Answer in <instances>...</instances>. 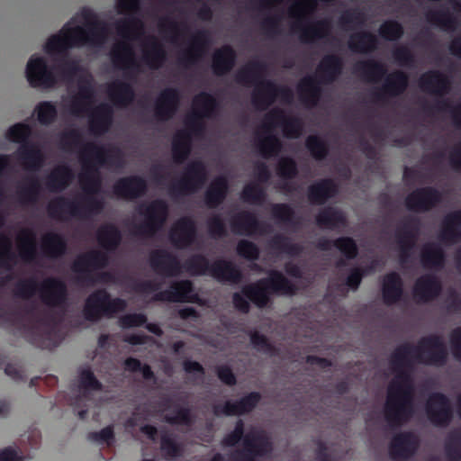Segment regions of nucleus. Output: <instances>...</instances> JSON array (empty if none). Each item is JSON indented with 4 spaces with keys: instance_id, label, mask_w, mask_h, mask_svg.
Masks as SVG:
<instances>
[{
    "instance_id": "60",
    "label": "nucleus",
    "mask_w": 461,
    "mask_h": 461,
    "mask_svg": "<svg viewBox=\"0 0 461 461\" xmlns=\"http://www.w3.org/2000/svg\"><path fill=\"white\" fill-rule=\"evenodd\" d=\"M269 249L278 253H284L288 256L295 257L303 253V247L298 243H294L291 240L283 235H275L268 242Z\"/></svg>"
},
{
    "instance_id": "5",
    "label": "nucleus",
    "mask_w": 461,
    "mask_h": 461,
    "mask_svg": "<svg viewBox=\"0 0 461 461\" xmlns=\"http://www.w3.org/2000/svg\"><path fill=\"white\" fill-rule=\"evenodd\" d=\"M80 159L84 172L80 176V183L85 195L95 194L101 191V178L96 165L122 166V152L115 146L106 149L95 142L84 144L80 149Z\"/></svg>"
},
{
    "instance_id": "32",
    "label": "nucleus",
    "mask_w": 461,
    "mask_h": 461,
    "mask_svg": "<svg viewBox=\"0 0 461 461\" xmlns=\"http://www.w3.org/2000/svg\"><path fill=\"white\" fill-rule=\"evenodd\" d=\"M418 86L425 93L442 97L449 93L451 80L441 71L431 69L420 77Z\"/></svg>"
},
{
    "instance_id": "22",
    "label": "nucleus",
    "mask_w": 461,
    "mask_h": 461,
    "mask_svg": "<svg viewBox=\"0 0 461 461\" xmlns=\"http://www.w3.org/2000/svg\"><path fill=\"white\" fill-rule=\"evenodd\" d=\"M442 200L441 193L433 186L418 187L405 198V206L411 212H427Z\"/></svg>"
},
{
    "instance_id": "3",
    "label": "nucleus",
    "mask_w": 461,
    "mask_h": 461,
    "mask_svg": "<svg viewBox=\"0 0 461 461\" xmlns=\"http://www.w3.org/2000/svg\"><path fill=\"white\" fill-rule=\"evenodd\" d=\"M267 70L266 62L254 59L238 70L235 81L242 86H255L251 95L253 106L259 111L267 110L278 96L285 103H291L294 97L292 90L284 86H278L264 76Z\"/></svg>"
},
{
    "instance_id": "25",
    "label": "nucleus",
    "mask_w": 461,
    "mask_h": 461,
    "mask_svg": "<svg viewBox=\"0 0 461 461\" xmlns=\"http://www.w3.org/2000/svg\"><path fill=\"white\" fill-rule=\"evenodd\" d=\"M230 225L233 233L249 237L265 234L269 228L265 221H259L255 213L249 211H241L233 215Z\"/></svg>"
},
{
    "instance_id": "47",
    "label": "nucleus",
    "mask_w": 461,
    "mask_h": 461,
    "mask_svg": "<svg viewBox=\"0 0 461 461\" xmlns=\"http://www.w3.org/2000/svg\"><path fill=\"white\" fill-rule=\"evenodd\" d=\"M113 111L111 106L102 104L96 107L89 120V131L95 136L106 133L112 126Z\"/></svg>"
},
{
    "instance_id": "63",
    "label": "nucleus",
    "mask_w": 461,
    "mask_h": 461,
    "mask_svg": "<svg viewBox=\"0 0 461 461\" xmlns=\"http://www.w3.org/2000/svg\"><path fill=\"white\" fill-rule=\"evenodd\" d=\"M267 197L265 189L258 184H247L241 192V198L244 202L252 204H262Z\"/></svg>"
},
{
    "instance_id": "9",
    "label": "nucleus",
    "mask_w": 461,
    "mask_h": 461,
    "mask_svg": "<svg viewBox=\"0 0 461 461\" xmlns=\"http://www.w3.org/2000/svg\"><path fill=\"white\" fill-rule=\"evenodd\" d=\"M108 34L107 25L95 20L88 24L87 29L80 26L65 27L60 33L50 36L45 43L44 50L48 54L63 53L73 46H82L86 43L101 46L106 41Z\"/></svg>"
},
{
    "instance_id": "4",
    "label": "nucleus",
    "mask_w": 461,
    "mask_h": 461,
    "mask_svg": "<svg viewBox=\"0 0 461 461\" xmlns=\"http://www.w3.org/2000/svg\"><path fill=\"white\" fill-rule=\"evenodd\" d=\"M240 441L243 447L234 451L230 461H258L270 456L274 451V442L266 430L253 427L245 433L244 421L239 419L234 429L222 438L221 445L232 447Z\"/></svg>"
},
{
    "instance_id": "35",
    "label": "nucleus",
    "mask_w": 461,
    "mask_h": 461,
    "mask_svg": "<svg viewBox=\"0 0 461 461\" xmlns=\"http://www.w3.org/2000/svg\"><path fill=\"white\" fill-rule=\"evenodd\" d=\"M149 264L157 273L166 276H176L182 268L177 257L166 249L153 250L149 255Z\"/></svg>"
},
{
    "instance_id": "41",
    "label": "nucleus",
    "mask_w": 461,
    "mask_h": 461,
    "mask_svg": "<svg viewBox=\"0 0 461 461\" xmlns=\"http://www.w3.org/2000/svg\"><path fill=\"white\" fill-rule=\"evenodd\" d=\"M167 60L164 46L155 37H149L142 52V61L150 69L161 68Z\"/></svg>"
},
{
    "instance_id": "46",
    "label": "nucleus",
    "mask_w": 461,
    "mask_h": 461,
    "mask_svg": "<svg viewBox=\"0 0 461 461\" xmlns=\"http://www.w3.org/2000/svg\"><path fill=\"white\" fill-rule=\"evenodd\" d=\"M68 250L66 238L58 232L50 231L41 239V251L46 258L57 259L63 257Z\"/></svg>"
},
{
    "instance_id": "57",
    "label": "nucleus",
    "mask_w": 461,
    "mask_h": 461,
    "mask_svg": "<svg viewBox=\"0 0 461 461\" xmlns=\"http://www.w3.org/2000/svg\"><path fill=\"white\" fill-rule=\"evenodd\" d=\"M19 255L24 261H32L37 254L36 235L32 229H23L17 236Z\"/></svg>"
},
{
    "instance_id": "38",
    "label": "nucleus",
    "mask_w": 461,
    "mask_h": 461,
    "mask_svg": "<svg viewBox=\"0 0 461 461\" xmlns=\"http://www.w3.org/2000/svg\"><path fill=\"white\" fill-rule=\"evenodd\" d=\"M438 239L448 245L461 241V210L450 212L444 216Z\"/></svg>"
},
{
    "instance_id": "45",
    "label": "nucleus",
    "mask_w": 461,
    "mask_h": 461,
    "mask_svg": "<svg viewBox=\"0 0 461 461\" xmlns=\"http://www.w3.org/2000/svg\"><path fill=\"white\" fill-rule=\"evenodd\" d=\"M382 295L386 305L398 303L403 295V282L396 272L386 274L383 278Z\"/></svg>"
},
{
    "instance_id": "42",
    "label": "nucleus",
    "mask_w": 461,
    "mask_h": 461,
    "mask_svg": "<svg viewBox=\"0 0 461 461\" xmlns=\"http://www.w3.org/2000/svg\"><path fill=\"white\" fill-rule=\"evenodd\" d=\"M332 247L336 248L348 260L355 259L358 255L357 244L351 237H339L334 240L321 238L316 244V248L321 251H329Z\"/></svg>"
},
{
    "instance_id": "18",
    "label": "nucleus",
    "mask_w": 461,
    "mask_h": 461,
    "mask_svg": "<svg viewBox=\"0 0 461 461\" xmlns=\"http://www.w3.org/2000/svg\"><path fill=\"white\" fill-rule=\"evenodd\" d=\"M207 176L205 164L200 159L193 160L186 165L180 179L169 185L168 193L173 197L194 193L205 184Z\"/></svg>"
},
{
    "instance_id": "2",
    "label": "nucleus",
    "mask_w": 461,
    "mask_h": 461,
    "mask_svg": "<svg viewBox=\"0 0 461 461\" xmlns=\"http://www.w3.org/2000/svg\"><path fill=\"white\" fill-rule=\"evenodd\" d=\"M297 290V286L280 271L271 270L267 277L244 285L241 293H234L232 303L239 312L248 314L250 311L249 302L262 309L270 303L272 295L293 296L296 294Z\"/></svg>"
},
{
    "instance_id": "20",
    "label": "nucleus",
    "mask_w": 461,
    "mask_h": 461,
    "mask_svg": "<svg viewBox=\"0 0 461 461\" xmlns=\"http://www.w3.org/2000/svg\"><path fill=\"white\" fill-rule=\"evenodd\" d=\"M425 411L429 420L437 427H447L453 419V408L449 398L443 393L429 394Z\"/></svg>"
},
{
    "instance_id": "23",
    "label": "nucleus",
    "mask_w": 461,
    "mask_h": 461,
    "mask_svg": "<svg viewBox=\"0 0 461 461\" xmlns=\"http://www.w3.org/2000/svg\"><path fill=\"white\" fill-rule=\"evenodd\" d=\"M197 237L194 220L189 216L178 219L169 231V241L176 248L183 249L193 245Z\"/></svg>"
},
{
    "instance_id": "36",
    "label": "nucleus",
    "mask_w": 461,
    "mask_h": 461,
    "mask_svg": "<svg viewBox=\"0 0 461 461\" xmlns=\"http://www.w3.org/2000/svg\"><path fill=\"white\" fill-rule=\"evenodd\" d=\"M441 292V281L433 274H425L418 277L414 283L413 295L419 302L433 301Z\"/></svg>"
},
{
    "instance_id": "8",
    "label": "nucleus",
    "mask_w": 461,
    "mask_h": 461,
    "mask_svg": "<svg viewBox=\"0 0 461 461\" xmlns=\"http://www.w3.org/2000/svg\"><path fill=\"white\" fill-rule=\"evenodd\" d=\"M344 62L336 54H327L319 62L316 76L304 77L297 85L301 102L306 106H315L321 99L322 89L321 84H332L342 74Z\"/></svg>"
},
{
    "instance_id": "10",
    "label": "nucleus",
    "mask_w": 461,
    "mask_h": 461,
    "mask_svg": "<svg viewBox=\"0 0 461 461\" xmlns=\"http://www.w3.org/2000/svg\"><path fill=\"white\" fill-rule=\"evenodd\" d=\"M277 125L282 127L284 136L287 139L299 138L304 127L300 117H288L282 109L276 108L267 113L263 124V129L267 132V136L258 142L259 152L266 158L277 155L282 149L281 140L272 132Z\"/></svg>"
},
{
    "instance_id": "61",
    "label": "nucleus",
    "mask_w": 461,
    "mask_h": 461,
    "mask_svg": "<svg viewBox=\"0 0 461 461\" xmlns=\"http://www.w3.org/2000/svg\"><path fill=\"white\" fill-rule=\"evenodd\" d=\"M305 147L312 157L318 161L323 160L329 154L328 143L318 135H310L305 140Z\"/></svg>"
},
{
    "instance_id": "11",
    "label": "nucleus",
    "mask_w": 461,
    "mask_h": 461,
    "mask_svg": "<svg viewBox=\"0 0 461 461\" xmlns=\"http://www.w3.org/2000/svg\"><path fill=\"white\" fill-rule=\"evenodd\" d=\"M104 207V201L92 195H83L80 200L59 195L50 201L47 212L51 219L59 221L86 220L101 213Z\"/></svg>"
},
{
    "instance_id": "44",
    "label": "nucleus",
    "mask_w": 461,
    "mask_h": 461,
    "mask_svg": "<svg viewBox=\"0 0 461 461\" xmlns=\"http://www.w3.org/2000/svg\"><path fill=\"white\" fill-rule=\"evenodd\" d=\"M379 40L375 34L368 31L352 33L348 41V49L354 53L369 54L378 49Z\"/></svg>"
},
{
    "instance_id": "12",
    "label": "nucleus",
    "mask_w": 461,
    "mask_h": 461,
    "mask_svg": "<svg viewBox=\"0 0 461 461\" xmlns=\"http://www.w3.org/2000/svg\"><path fill=\"white\" fill-rule=\"evenodd\" d=\"M108 263L107 253L101 250H90L80 254L71 265V271L75 274L74 283L79 286H92L96 283H113L115 276L109 271L94 274V270L104 268Z\"/></svg>"
},
{
    "instance_id": "48",
    "label": "nucleus",
    "mask_w": 461,
    "mask_h": 461,
    "mask_svg": "<svg viewBox=\"0 0 461 461\" xmlns=\"http://www.w3.org/2000/svg\"><path fill=\"white\" fill-rule=\"evenodd\" d=\"M229 182L224 176L215 177L204 193V203L210 209L218 208L226 199Z\"/></svg>"
},
{
    "instance_id": "62",
    "label": "nucleus",
    "mask_w": 461,
    "mask_h": 461,
    "mask_svg": "<svg viewBox=\"0 0 461 461\" xmlns=\"http://www.w3.org/2000/svg\"><path fill=\"white\" fill-rule=\"evenodd\" d=\"M37 120L42 125H50L55 122L58 116L56 105L50 101L40 102L36 107Z\"/></svg>"
},
{
    "instance_id": "51",
    "label": "nucleus",
    "mask_w": 461,
    "mask_h": 461,
    "mask_svg": "<svg viewBox=\"0 0 461 461\" xmlns=\"http://www.w3.org/2000/svg\"><path fill=\"white\" fill-rule=\"evenodd\" d=\"M353 71L368 82H377L387 73L385 66L373 59L360 60L354 66Z\"/></svg>"
},
{
    "instance_id": "55",
    "label": "nucleus",
    "mask_w": 461,
    "mask_h": 461,
    "mask_svg": "<svg viewBox=\"0 0 461 461\" xmlns=\"http://www.w3.org/2000/svg\"><path fill=\"white\" fill-rule=\"evenodd\" d=\"M94 86L90 77H81L78 80V94L72 101L71 113L79 114L85 111L86 104L94 97Z\"/></svg>"
},
{
    "instance_id": "7",
    "label": "nucleus",
    "mask_w": 461,
    "mask_h": 461,
    "mask_svg": "<svg viewBox=\"0 0 461 461\" xmlns=\"http://www.w3.org/2000/svg\"><path fill=\"white\" fill-rule=\"evenodd\" d=\"M116 32L122 41L115 43L110 52L111 61L115 68L124 71L126 79H133L139 72V64L135 60L134 50L129 42L143 31V23L137 17L120 19L114 23Z\"/></svg>"
},
{
    "instance_id": "49",
    "label": "nucleus",
    "mask_w": 461,
    "mask_h": 461,
    "mask_svg": "<svg viewBox=\"0 0 461 461\" xmlns=\"http://www.w3.org/2000/svg\"><path fill=\"white\" fill-rule=\"evenodd\" d=\"M122 240V232L113 223H104L96 231V240L99 246L108 252L115 251Z\"/></svg>"
},
{
    "instance_id": "13",
    "label": "nucleus",
    "mask_w": 461,
    "mask_h": 461,
    "mask_svg": "<svg viewBox=\"0 0 461 461\" xmlns=\"http://www.w3.org/2000/svg\"><path fill=\"white\" fill-rule=\"evenodd\" d=\"M183 267L191 276H203L209 273L220 283L238 285L244 277L241 269L232 261L221 258L210 264L209 259L202 254L192 255L185 261Z\"/></svg>"
},
{
    "instance_id": "19",
    "label": "nucleus",
    "mask_w": 461,
    "mask_h": 461,
    "mask_svg": "<svg viewBox=\"0 0 461 461\" xmlns=\"http://www.w3.org/2000/svg\"><path fill=\"white\" fill-rule=\"evenodd\" d=\"M194 112L185 119V125L194 135H201L205 130L204 118H212L218 110L217 99L207 92H201L193 99Z\"/></svg>"
},
{
    "instance_id": "24",
    "label": "nucleus",
    "mask_w": 461,
    "mask_h": 461,
    "mask_svg": "<svg viewBox=\"0 0 461 461\" xmlns=\"http://www.w3.org/2000/svg\"><path fill=\"white\" fill-rule=\"evenodd\" d=\"M41 302L50 307H62L68 301V286L58 277H47L41 283L40 289Z\"/></svg>"
},
{
    "instance_id": "14",
    "label": "nucleus",
    "mask_w": 461,
    "mask_h": 461,
    "mask_svg": "<svg viewBox=\"0 0 461 461\" xmlns=\"http://www.w3.org/2000/svg\"><path fill=\"white\" fill-rule=\"evenodd\" d=\"M32 134V128L30 124L17 122L7 130L5 137L12 142L21 144L16 156L23 167L30 171H37L43 166L45 156L41 147L30 140Z\"/></svg>"
},
{
    "instance_id": "34",
    "label": "nucleus",
    "mask_w": 461,
    "mask_h": 461,
    "mask_svg": "<svg viewBox=\"0 0 461 461\" xmlns=\"http://www.w3.org/2000/svg\"><path fill=\"white\" fill-rule=\"evenodd\" d=\"M209 37L206 31H198L192 37L190 46L178 58V63L185 68L196 66L202 59Z\"/></svg>"
},
{
    "instance_id": "39",
    "label": "nucleus",
    "mask_w": 461,
    "mask_h": 461,
    "mask_svg": "<svg viewBox=\"0 0 461 461\" xmlns=\"http://www.w3.org/2000/svg\"><path fill=\"white\" fill-rule=\"evenodd\" d=\"M237 62V53L232 46L223 45L214 50L212 56L213 74L222 77L230 73Z\"/></svg>"
},
{
    "instance_id": "31",
    "label": "nucleus",
    "mask_w": 461,
    "mask_h": 461,
    "mask_svg": "<svg viewBox=\"0 0 461 461\" xmlns=\"http://www.w3.org/2000/svg\"><path fill=\"white\" fill-rule=\"evenodd\" d=\"M419 229L420 220L417 217L409 216L397 230L396 238L400 247V260L402 263L407 262L410 251L414 247Z\"/></svg>"
},
{
    "instance_id": "40",
    "label": "nucleus",
    "mask_w": 461,
    "mask_h": 461,
    "mask_svg": "<svg viewBox=\"0 0 461 461\" xmlns=\"http://www.w3.org/2000/svg\"><path fill=\"white\" fill-rule=\"evenodd\" d=\"M107 95L113 104L120 108H126L131 105L136 97L133 86L123 80H116L109 84Z\"/></svg>"
},
{
    "instance_id": "53",
    "label": "nucleus",
    "mask_w": 461,
    "mask_h": 461,
    "mask_svg": "<svg viewBox=\"0 0 461 461\" xmlns=\"http://www.w3.org/2000/svg\"><path fill=\"white\" fill-rule=\"evenodd\" d=\"M427 21L443 31H455L458 25V19L450 10L441 6L438 10H431L426 14Z\"/></svg>"
},
{
    "instance_id": "6",
    "label": "nucleus",
    "mask_w": 461,
    "mask_h": 461,
    "mask_svg": "<svg viewBox=\"0 0 461 461\" xmlns=\"http://www.w3.org/2000/svg\"><path fill=\"white\" fill-rule=\"evenodd\" d=\"M0 321L14 328L18 334L37 348L53 349L60 342L59 331L50 316L39 318L35 323H28L18 312L5 311L0 312Z\"/></svg>"
},
{
    "instance_id": "59",
    "label": "nucleus",
    "mask_w": 461,
    "mask_h": 461,
    "mask_svg": "<svg viewBox=\"0 0 461 461\" xmlns=\"http://www.w3.org/2000/svg\"><path fill=\"white\" fill-rule=\"evenodd\" d=\"M159 448L162 456L167 460H176L184 456V445L176 439L169 432H164L160 436Z\"/></svg>"
},
{
    "instance_id": "37",
    "label": "nucleus",
    "mask_w": 461,
    "mask_h": 461,
    "mask_svg": "<svg viewBox=\"0 0 461 461\" xmlns=\"http://www.w3.org/2000/svg\"><path fill=\"white\" fill-rule=\"evenodd\" d=\"M338 192V185L332 178H322L308 186L307 199L312 205H323Z\"/></svg>"
},
{
    "instance_id": "26",
    "label": "nucleus",
    "mask_w": 461,
    "mask_h": 461,
    "mask_svg": "<svg viewBox=\"0 0 461 461\" xmlns=\"http://www.w3.org/2000/svg\"><path fill=\"white\" fill-rule=\"evenodd\" d=\"M261 398L260 393L251 392L235 402L227 401L222 405H214L212 411L217 417L221 415L235 416L247 414L251 412L258 406Z\"/></svg>"
},
{
    "instance_id": "29",
    "label": "nucleus",
    "mask_w": 461,
    "mask_h": 461,
    "mask_svg": "<svg viewBox=\"0 0 461 461\" xmlns=\"http://www.w3.org/2000/svg\"><path fill=\"white\" fill-rule=\"evenodd\" d=\"M147 191V181L137 175L121 177L113 185V194L124 200L138 199L143 196Z\"/></svg>"
},
{
    "instance_id": "30",
    "label": "nucleus",
    "mask_w": 461,
    "mask_h": 461,
    "mask_svg": "<svg viewBox=\"0 0 461 461\" xmlns=\"http://www.w3.org/2000/svg\"><path fill=\"white\" fill-rule=\"evenodd\" d=\"M194 291L192 281L180 280L174 282L169 289L157 293L152 300L154 302L193 303L197 298L196 294H194Z\"/></svg>"
},
{
    "instance_id": "27",
    "label": "nucleus",
    "mask_w": 461,
    "mask_h": 461,
    "mask_svg": "<svg viewBox=\"0 0 461 461\" xmlns=\"http://www.w3.org/2000/svg\"><path fill=\"white\" fill-rule=\"evenodd\" d=\"M181 101L180 91L176 87L163 89L155 103L154 115L159 122H167L176 113Z\"/></svg>"
},
{
    "instance_id": "50",
    "label": "nucleus",
    "mask_w": 461,
    "mask_h": 461,
    "mask_svg": "<svg viewBox=\"0 0 461 461\" xmlns=\"http://www.w3.org/2000/svg\"><path fill=\"white\" fill-rule=\"evenodd\" d=\"M420 262L425 268L441 270L446 263V253L439 244L429 242L420 250Z\"/></svg>"
},
{
    "instance_id": "52",
    "label": "nucleus",
    "mask_w": 461,
    "mask_h": 461,
    "mask_svg": "<svg viewBox=\"0 0 461 461\" xmlns=\"http://www.w3.org/2000/svg\"><path fill=\"white\" fill-rule=\"evenodd\" d=\"M315 221L319 227L329 230H336L348 224L345 213L333 206L321 209L315 217Z\"/></svg>"
},
{
    "instance_id": "56",
    "label": "nucleus",
    "mask_w": 461,
    "mask_h": 461,
    "mask_svg": "<svg viewBox=\"0 0 461 461\" xmlns=\"http://www.w3.org/2000/svg\"><path fill=\"white\" fill-rule=\"evenodd\" d=\"M41 187L37 176H30L25 178L24 185L18 187L16 194L23 204H33L38 202Z\"/></svg>"
},
{
    "instance_id": "43",
    "label": "nucleus",
    "mask_w": 461,
    "mask_h": 461,
    "mask_svg": "<svg viewBox=\"0 0 461 461\" xmlns=\"http://www.w3.org/2000/svg\"><path fill=\"white\" fill-rule=\"evenodd\" d=\"M75 178L72 168L66 165H59L46 177L45 185L51 193H60L71 184Z\"/></svg>"
},
{
    "instance_id": "21",
    "label": "nucleus",
    "mask_w": 461,
    "mask_h": 461,
    "mask_svg": "<svg viewBox=\"0 0 461 461\" xmlns=\"http://www.w3.org/2000/svg\"><path fill=\"white\" fill-rule=\"evenodd\" d=\"M26 77L32 87L51 88L58 82L53 68L41 56H32L26 67Z\"/></svg>"
},
{
    "instance_id": "64",
    "label": "nucleus",
    "mask_w": 461,
    "mask_h": 461,
    "mask_svg": "<svg viewBox=\"0 0 461 461\" xmlns=\"http://www.w3.org/2000/svg\"><path fill=\"white\" fill-rule=\"evenodd\" d=\"M379 35L390 41H397L403 35L402 25L395 20H388L384 22L378 30Z\"/></svg>"
},
{
    "instance_id": "54",
    "label": "nucleus",
    "mask_w": 461,
    "mask_h": 461,
    "mask_svg": "<svg viewBox=\"0 0 461 461\" xmlns=\"http://www.w3.org/2000/svg\"><path fill=\"white\" fill-rule=\"evenodd\" d=\"M298 166L296 161L291 157H283L276 165V174L285 181L280 186L284 192L290 193L294 190V185L290 180L298 176Z\"/></svg>"
},
{
    "instance_id": "58",
    "label": "nucleus",
    "mask_w": 461,
    "mask_h": 461,
    "mask_svg": "<svg viewBox=\"0 0 461 461\" xmlns=\"http://www.w3.org/2000/svg\"><path fill=\"white\" fill-rule=\"evenodd\" d=\"M191 133L192 131L178 132L172 142V155L174 162L176 164L184 163L191 152Z\"/></svg>"
},
{
    "instance_id": "1",
    "label": "nucleus",
    "mask_w": 461,
    "mask_h": 461,
    "mask_svg": "<svg viewBox=\"0 0 461 461\" xmlns=\"http://www.w3.org/2000/svg\"><path fill=\"white\" fill-rule=\"evenodd\" d=\"M447 355L443 339L437 334L422 337L416 346L405 342L393 350L390 362L395 376L388 384L384 408V419L389 426L400 427L414 414L411 359L420 364L442 366L447 363Z\"/></svg>"
},
{
    "instance_id": "33",
    "label": "nucleus",
    "mask_w": 461,
    "mask_h": 461,
    "mask_svg": "<svg viewBox=\"0 0 461 461\" xmlns=\"http://www.w3.org/2000/svg\"><path fill=\"white\" fill-rule=\"evenodd\" d=\"M408 86V75L402 70H396L386 77L382 87L373 94V97L377 102H385L387 97H396L402 95Z\"/></svg>"
},
{
    "instance_id": "16",
    "label": "nucleus",
    "mask_w": 461,
    "mask_h": 461,
    "mask_svg": "<svg viewBox=\"0 0 461 461\" xmlns=\"http://www.w3.org/2000/svg\"><path fill=\"white\" fill-rule=\"evenodd\" d=\"M127 307L124 299L112 298L109 292L104 288L92 292L86 299L83 309L84 318L88 321H98L103 317H112L117 312H123Z\"/></svg>"
},
{
    "instance_id": "17",
    "label": "nucleus",
    "mask_w": 461,
    "mask_h": 461,
    "mask_svg": "<svg viewBox=\"0 0 461 461\" xmlns=\"http://www.w3.org/2000/svg\"><path fill=\"white\" fill-rule=\"evenodd\" d=\"M303 7L307 8L310 12H312L316 8L315 0H301L296 2L289 10V15L291 17H296L298 23L295 24V28L299 29L300 41L303 43H311L316 40H321L330 33L331 24L327 19L318 20L314 23L303 26L302 22L306 18L303 13Z\"/></svg>"
},
{
    "instance_id": "28",
    "label": "nucleus",
    "mask_w": 461,
    "mask_h": 461,
    "mask_svg": "<svg viewBox=\"0 0 461 461\" xmlns=\"http://www.w3.org/2000/svg\"><path fill=\"white\" fill-rule=\"evenodd\" d=\"M420 439L411 431H403L393 437L389 445V454L392 459L406 460L418 450Z\"/></svg>"
},
{
    "instance_id": "15",
    "label": "nucleus",
    "mask_w": 461,
    "mask_h": 461,
    "mask_svg": "<svg viewBox=\"0 0 461 461\" xmlns=\"http://www.w3.org/2000/svg\"><path fill=\"white\" fill-rule=\"evenodd\" d=\"M137 212L143 217V221L135 226L134 234L141 238L151 239L165 226L169 214V207L165 200L155 199L140 204Z\"/></svg>"
}]
</instances>
